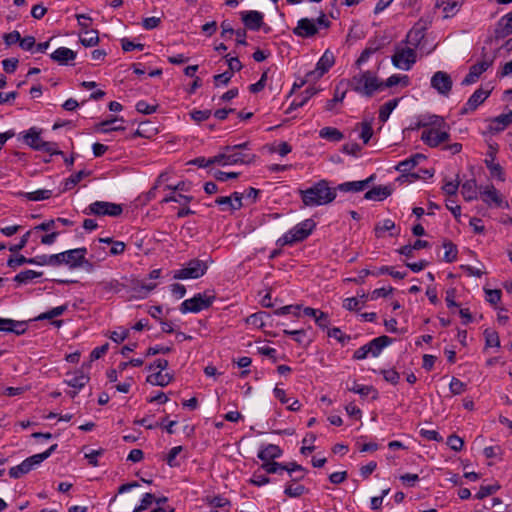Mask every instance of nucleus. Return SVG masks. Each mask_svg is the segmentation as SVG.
<instances>
[{
    "label": "nucleus",
    "mask_w": 512,
    "mask_h": 512,
    "mask_svg": "<svg viewBox=\"0 0 512 512\" xmlns=\"http://www.w3.org/2000/svg\"><path fill=\"white\" fill-rule=\"evenodd\" d=\"M461 194L466 201H472L478 197V188L475 179H469L461 185Z\"/></svg>",
    "instance_id": "nucleus-30"
},
{
    "label": "nucleus",
    "mask_w": 512,
    "mask_h": 512,
    "mask_svg": "<svg viewBox=\"0 0 512 512\" xmlns=\"http://www.w3.org/2000/svg\"><path fill=\"white\" fill-rule=\"evenodd\" d=\"M416 51L413 48H398L392 56V63L402 70H410L416 62Z\"/></svg>",
    "instance_id": "nucleus-11"
},
{
    "label": "nucleus",
    "mask_w": 512,
    "mask_h": 512,
    "mask_svg": "<svg viewBox=\"0 0 512 512\" xmlns=\"http://www.w3.org/2000/svg\"><path fill=\"white\" fill-rule=\"evenodd\" d=\"M211 258L207 260L191 259L185 266L174 272V279H198L204 276L208 270Z\"/></svg>",
    "instance_id": "nucleus-5"
},
{
    "label": "nucleus",
    "mask_w": 512,
    "mask_h": 512,
    "mask_svg": "<svg viewBox=\"0 0 512 512\" xmlns=\"http://www.w3.org/2000/svg\"><path fill=\"white\" fill-rule=\"evenodd\" d=\"M264 149L267 150L269 153H277L280 156L284 157L287 154H289L292 151V147L288 142L280 141V142H273L270 144H266L264 146Z\"/></svg>",
    "instance_id": "nucleus-31"
},
{
    "label": "nucleus",
    "mask_w": 512,
    "mask_h": 512,
    "mask_svg": "<svg viewBox=\"0 0 512 512\" xmlns=\"http://www.w3.org/2000/svg\"><path fill=\"white\" fill-rule=\"evenodd\" d=\"M67 309H68L67 305H61V306L54 307L51 310L40 314L36 318V320H45V319L50 320V319H53L55 317L61 316Z\"/></svg>",
    "instance_id": "nucleus-49"
},
{
    "label": "nucleus",
    "mask_w": 512,
    "mask_h": 512,
    "mask_svg": "<svg viewBox=\"0 0 512 512\" xmlns=\"http://www.w3.org/2000/svg\"><path fill=\"white\" fill-rule=\"evenodd\" d=\"M300 308H301L300 305H286V306L276 309L274 311V314L278 315V316L293 314L298 317Z\"/></svg>",
    "instance_id": "nucleus-59"
},
{
    "label": "nucleus",
    "mask_w": 512,
    "mask_h": 512,
    "mask_svg": "<svg viewBox=\"0 0 512 512\" xmlns=\"http://www.w3.org/2000/svg\"><path fill=\"white\" fill-rule=\"evenodd\" d=\"M449 389L453 395H460L466 390V385L458 378L453 377L450 381Z\"/></svg>",
    "instance_id": "nucleus-61"
},
{
    "label": "nucleus",
    "mask_w": 512,
    "mask_h": 512,
    "mask_svg": "<svg viewBox=\"0 0 512 512\" xmlns=\"http://www.w3.org/2000/svg\"><path fill=\"white\" fill-rule=\"evenodd\" d=\"M215 299L214 295H207L206 293H197L192 298L186 299L180 306L182 313H198L204 309L209 308Z\"/></svg>",
    "instance_id": "nucleus-8"
},
{
    "label": "nucleus",
    "mask_w": 512,
    "mask_h": 512,
    "mask_svg": "<svg viewBox=\"0 0 512 512\" xmlns=\"http://www.w3.org/2000/svg\"><path fill=\"white\" fill-rule=\"evenodd\" d=\"M383 83V89L388 87H393L398 84H402L404 86H407L409 84V77L407 75H391L389 78L386 79Z\"/></svg>",
    "instance_id": "nucleus-47"
},
{
    "label": "nucleus",
    "mask_w": 512,
    "mask_h": 512,
    "mask_svg": "<svg viewBox=\"0 0 512 512\" xmlns=\"http://www.w3.org/2000/svg\"><path fill=\"white\" fill-rule=\"evenodd\" d=\"M99 286L105 292H119L123 287V285L116 279L102 281L99 283Z\"/></svg>",
    "instance_id": "nucleus-56"
},
{
    "label": "nucleus",
    "mask_w": 512,
    "mask_h": 512,
    "mask_svg": "<svg viewBox=\"0 0 512 512\" xmlns=\"http://www.w3.org/2000/svg\"><path fill=\"white\" fill-rule=\"evenodd\" d=\"M381 374L383 375L384 379L393 384L396 385L399 382L400 375L399 373L394 369H384L381 370Z\"/></svg>",
    "instance_id": "nucleus-63"
},
{
    "label": "nucleus",
    "mask_w": 512,
    "mask_h": 512,
    "mask_svg": "<svg viewBox=\"0 0 512 512\" xmlns=\"http://www.w3.org/2000/svg\"><path fill=\"white\" fill-rule=\"evenodd\" d=\"M348 390L357 393L361 396H368L370 393H374L373 399H376L378 397L377 391L372 386L361 385L355 381L353 382V385L351 387H348Z\"/></svg>",
    "instance_id": "nucleus-41"
},
{
    "label": "nucleus",
    "mask_w": 512,
    "mask_h": 512,
    "mask_svg": "<svg viewBox=\"0 0 512 512\" xmlns=\"http://www.w3.org/2000/svg\"><path fill=\"white\" fill-rule=\"evenodd\" d=\"M392 339L386 335L374 338L368 343V349L373 357H377L381 354L382 350L391 344Z\"/></svg>",
    "instance_id": "nucleus-25"
},
{
    "label": "nucleus",
    "mask_w": 512,
    "mask_h": 512,
    "mask_svg": "<svg viewBox=\"0 0 512 512\" xmlns=\"http://www.w3.org/2000/svg\"><path fill=\"white\" fill-rule=\"evenodd\" d=\"M122 212L123 209L121 205L106 201H95L84 210V213L87 215L111 217H117L121 215Z\"/></svg>",
    "instance_id": "nucleus-9"
},
{
    "label": "nucleus",
    "mask_w": 512,
    "mask_h": 512,
    "mask_svg": "<svg viewBox=\"0 0 512 512\" xmlns=\"http://www.w3.org/2000/svg\"><path fill=\"white\" fill-rule=\"evenodd\" d=\"M121 47H122L123 51H125V52H130L133 50L142 51L144 49V44L134 43L133 41L129 40L128 38H123L121 40Z\"/></svg>",
    "instance_id": "nucleus-62"
},
{
    "label": "nucleus",
    "mask_w": 512,
    "mask_h": 512,
    "mask_svg": "<svg viewBox=\"0 0 512 512\" xmlns=\"http://www.w3.org/2000/svg\"><path fill=\"white\" fill-rule=\"evenodd\" d=\"M248 146V142L235 144V145H227L223 152L216 155L217 164L222 166L227 165H235V164H250L254 162L256 156L251 153H243L237 152V149H246Z\"/></svg>",
    "instance_id": "nucleus-2"
},
{
    "label": "nucleus",
    "mask_w": 512,
    "mask_h": 512,
    "mask_svg": "<svg viewBox=\"0 0 512 512\" xmlns=\"http://www.w3.org/2000/svg\"><path fill=\"white\" fill-rule=\"evenodd\" d=\"M301 199L305 206H320L332 202L336 198L335 190L331 189L328 182L321 180L306 190H300Z\"/></svg>",
    "instance_id": "nucleus-1"
},
{
    "label": "nucleus",
    "mask_w": 512,
    "mask_h": 512,
    "mask_svg": "<svg viewBox=\"0 0 512 512\" xmlns=\"http://www.w3.org/2000/svg\"><path fill=\"white\" fill-rule=\"evenodd\" d=\"M430 84L440 95L448 96L452 90L453 82L447 72L437 71L431 77Z\"/></svg>",
    "instance_id": "nucleus-13"
},
{
    "label": "nucleus",
    "mask_w": 512,
    "mask_h": 512,
    "mask_svg": "<svg viewBox=\"0 0 512 512\" xmlns=\"http://www.w3.org/2000/svg\"><path fill=\"white\" fill-rule=\"evenodd\" d=\"M56 449H57V444H54V445L50 446L46 451L26 458V462H29V464L31 465V470H32L35 466L39 465L44 460H46L48 457H50V455Z\"/></svg>",
    "instance_id": "nucleus-36"
},
{
    "label": "nucleus",
    "mask_w": 512,
    "mask_h": 512,
    "mask_svg": "<svg viewBox=\"0 0 512 512\" xmlns=\"http://www.w3.org/2000/svg\"><path fill=\"white\" fill-rule=\"evenodd\" d=\"M173 379V376L169 373H162L158 371L147 377V382L155 386H167Z\"/></svg>",
    "instance_id": "nucleus-33"
},
{
    "label": "nucleus",
    "mask_w": 512,
    "mask_h": 512,
    "mask_svg": "<svg viewBox=\"0 0 512 512\" xmlns=\"http://www.w3.org/2000/svg\"><path fill=\"white\" fill-rule=\"evenodd\" d=\"M443 247L445 249L444 253V261L447 263H452L457 259L458 250L455 244H453L451 241H445L443 243Z\"/></svg>",
    "instance_id": "nucleus-44"
},
{
    "label": "nucleus",
    "mask_w": 512,
    "mask_h": 512,
    "mask_svg": "<svg viewBox=\"0 0 512 512\" xmlns=\"http://www.w3.org/2000/svg\"><path fill=\"white\" fill-rule=\"evenodd\" d=\"M512 33V11L500 18L495 29L496 38H505Z\"/></svg>",
    "instance_id": "nucleus-23"
},
{
    "label": "nucleus",
    "mask_w": 512,
    "mask_h": 512,
    "mask_svg": "<svg viewBox=\"0 0 512 512\" xmlns=\"http://www.w3.org/2000/svg\"><path fill=\"white\" fill-rule=\"evenodd\" d=\"M488 145V151L486 153L485 165L488 168L491 177L498 179L499 181L505 180V173L500 164L495 163L496 155L499 149L498 144L491 139H486Z\"/></svg>",
    "instance_id": "nucleus-10"
},
{
    "label": "nucleus",
    "mask_w": 512,
    "mask_h": 512,
    "mask_svg": "<svg viewBox=\"0 0 512 512\" xmlns=\"http://www.w3.org/2000/svg\"><path fill=\"white\" fill-rule=\"evenodd\" d=\"M335 57L332 52L326 50L316 63L318 70H321L324 74L334 65Z\"/></svg>",
    "instance_id": "nucleus-35"
},
{
    "label": "nucleus",
    "mask_w": 512,
    "mask_h": 512,
    "mask_svg": "<svg viewBox=\"0 0 512 512\" xmlns=\"http://www.w3.org/2000/svg\"><path fill=\"white\" fill-rule=\"evenodd\" d=\"M29 201H41L49 199L52 196V191L47 189H39L33 192H27L22 194Z\"/></svg>",
    "instance_id": "nucleus-40"
},
{
    "label": "nucleus",
    "mask_w": 512,
    "mask_h": 512,
    "mask_svg": "<svg viewBox=\"0 0 512 512\" xmlns=\"http://www.w3.org/2000/svg\"><path fill=\"white\" fill-rule=\"evenodd\" d=\"M306 488L303 485H294V483H286L284 493L290 498H297L306 493Z\"/></svg>",
    "instance_id": "nucleus-45"
},
{
    "label": "nucleus",
    "mask_w": 512,
    "mask_h": 512,
    "mask_svg": "<svg viewBox=\"0 0 512 512\" xmlns=\"http://www.w3.org/2000/svg\"><path fill=\"white\" fill-rule=\"evenodd\" d=\"M500 489L499 484L481 485L479 491L475 495L477 499H484L485 497L494 494Z\"/></svg>",
    "instance_id": "nucleus-55"
},
{
    "label": "nucleus",
    "mask_w": 512,
    "mask_h": 512,
    "mask_svg": "<svg viewBox=\"0 0 512 512\" xmlns=\"http://www.w3.org/2000/svg\"><path fill=\"white\" fill-rule=\"evenodd\" d=\"M398 102H399V99L395 98V99H391L389 101H387L385 104H383L380 109H379V116H378V119L379 121L383 124L385 123L391 112L396 108V106L398 105Z\"/></svg>",
    "instance_id": "nucleus-37"
},
{
    "label": "nucleus",
    "mask_w": 512,
    "mask_h": 512,
    "mask_svg": "<svg viewBox=\"0 0 512 512\" xmlns=\"http://www.w3.org/2000/svg\"><path fill=\"white\" fill-rule=\"evenodd\" d=\"M379 46L378 45H372L370 44L368 47H366L362 53L360 54L359 58L356 60V66L357 67H360L362 64L366 63L369 58L376 52L379 50Z\"/></svg>",
    "instance_id": "nucleus-50"
},
{
    "label": "nucleus",
    "mask_w": 512,
    "mask_h": 512,
    "mask_svg": "<svg viewBox=\"0 0 512 512\" xmlns=\"http://www.w3.org/2000/svg\"><path fill=\"white\" fill-rule=\"evenodd\" d=\"M421 139L430 147H436L449 139V134L444 130H423Z\"/></svg>",
    "instance_id": "nucleus-18"
},
{
    "label": "nucleus",
    "mask_w": 512,
    "mask_h": 512,
    "mask_svg": "<svg viewBox=\"0 0 512 512\" xmlns=\"http://www.w3.org/2000/svg\"><path fill=\"white\" fill-rule=\"evenodd\" d=\"M395 228V222L391 219H385L382 222L378 223L375 226V235L376 237H382L383 233L386 231H390Z\"/></svg>",
    "instance_id": "nucleus-54"
},
{
    "label": "nucleus",
    "mask_w": 512,
    "mask_h": 512,
    "mask_svg": "<svg viewBox=\"0 0 512 512\" xmlns=\"http://www.w3.org/2000/svg\"><path fill=\"white\" fill-rule=\"evenodd\" d=\"M392 189L389 186H376L365 193V199L373 201H382L390 196Z\"/></svg>",
    "instance_id": "nucleus-28"
},
{
    "label": "nucleus",
    "mask_w": 512,
    "mask_h": 512,
    "mask_svg": "<svg viewBox=\"0 0 512 512\" xmlns=\"http://www.w3.org/2000/svg\"><path fill=\"white\" fill-rule=\"evenodd\" d=\"M447 126L445 119L438 115H421L415 128H445Z\"/></svg>",
    "instance_id": "nucleus-21"
},
{
    "label": "nucleus",
    "mask_w": 512,
    "mask_h": 512,
    "mask_svg": "<svg viewBox=\"0 0 512 512\" xmlns=\"http://www.w3.org/2000/svg\"><path fill=\"white\" fill-rule=\"evenodd\" d=\"M480 194H481L482 200L487 204L494 203L497 206H499L501 204L500 194L493 185L481 187Z\"/></svg>",
    "instance_id": "nucleus-27"
},
{
    "label": "nucleus",
    "mask_w": 512,
    "mask_h": 512,
    "mask_svg": "<svg viewBox=\"0 0 512 512\" xmlns=\"http://www.w3.org/2000/svg\"><path fill=\"white\" fill-rule=\"evenodd\" d=\"M22 140L34 150L46 152L49 155H63V152L58 149L57 143L44 141L40 136V132L36 130L23 134Z\"/></svg>",
    "instance_id": "nucleus-6"
},
{
    "label": "nucleus",
    "mask_w": 512,
    "mask_h": 512,
    "mask_svg": "<svg viewBox=\"0 0 512 512\" xmlns=\"http://www.w3.org/2000/svg\"><path fill=\"white\" fill-rule=\"evenodd\" d=\"M425 157L422 154H415L414 156L399 162L396 166V170L401 173L397 178V181L401 183H412L420 179L421 174L418 172H412L420 160H424Z\"/></svg>",
    "instance_id": "nucleus-7"
},
{
    "label": "nucleus",
    "mask_w": 512,
    "mask_h": 512,
    "mask_svg": "<svg viewBox=\"0 0 512 512\" xmlns=\"http://www.w3.org/2000/svg\"><path fill=\"white\" fill-rule=\"evenodd\" d=\"M318 32V27L316 26L313 20L308 18H302L298 20L297 26L293 29V33L296 36L302 38H310L316 35Z\"/></svg>",
    "instance_id": "nucleus-17"
},
{
    "label": "nucleus",
    "mask_w": 512,
    "mask_h": 512,
    "mask_svg": "<svg viewBox=\"0 0 512 512\" xmlns=\"http://www.w3.org/2000/svg\"><path fill=\"white\" fill-rule=\"evenodd\" d=\"M493 61V57L484 55L480 61L470 67L468 74L464 77L461 84L470 85L475 83L480 75L493 64Z\"/></svg>",
    "instance_id": "nucleus-12"
},
{
    "label": "nucleus",
    "mask_w": 512,
    "mask_h": 512,
    "mask_svg": "<svg viewBox=\"0 0 512 512\" xmlns=\"http://www.w3.org/2000/svg\"><path fill=\"white\" fill-rule=\"evenodd\" d=\"M192 196H187L183 194H170L165 196L160 203L165 204L169 202H179L181 204H188L190 201H192Z\"/></svg>",
    "instance_id": "nucleus-53"
},
{
    "label": "nucleus",
    "mask_w": 512,
    "mask_h": 512,
    "mask_svg": "<svg viewBox=\"0 0 512 512\" xmlns=\"http://www.w3.org/2000/svg\"><path fill=\"white\" fill-rule=\"evenodd\" d=\"M490 91H485L481 88L474 91L469 97L465 105L461 108V114H467L468 112L474 111L481 105L489 96Z\"/></svg>",
    "instance_id": "nucleus-16"
},
{
    "label": "nucleus",
    "mask_w": 512,
    "mask_h": 512,
    "mask_svg": "<svg viewBox=\"0 0 512 512\" xmlns=\"http://www.w3.org/2000/svg\"><path fill=\"white\" fill-rule=\"evenodd\" d=\"M86 254L87 249L85 247L64 251L65 265H68L70 268L83 266L84 263H87L85 258Z\"/></svg>",
    "instance_id": "nucleus-15"
},
{
    "label": "nucleus",
    "mask_w": 512,
    "mask_h": 512,
    "mask_svg": "<svg viewBox=\"0 0 512 512\" xmlns=\"http://www.w3.org/2000/svg\"><path fill=\"white\" fill-rule=\"evenodd\" d=\"M316 223L312 219H306L277 240V245L286 246L305 240L314 230Z\"/></svg>",
    "instance_id": "nucleus-4"
},
{
    "label": "nucleus",
    "mask_w": 512,
    "mask_h": 512,
    "mask_svg": "<svg viewBox=\"0 0 512 512\" xmlns=\"http://www.w3.org/2000/svg\"><path fill=\"white\" fill-rule=\"evenodd\" d=\"M319 89L314 86L308 87L300 96L296 97L288 108V112L304 106L308 100L314 96Z\"/></svg>",
    "instance_id": "nucleus-29"
},
{
    "label": "nucleus",
    "mask_w": 512,
    "mask_h": 512,
    "mask_svg": "<svg viewBox=\"0 0 512 512\" xmlns=\"http://www.w3.org/2000/svg\"><path fill=\"white\" fill-rule=\"evenodd\" d=\"M459 184L460 182L458 180H447L442 186V190L449 196H455L458 191Z\"/></svg>",
    "instance_id": "nucleus-64"
},
{
    "label": "nucleus",
    "mask_w": 512,
    "mask_h": 512,
    "mask_svg": "<svg viewBox=\"0 0 512 512\" xmlns=\"http://www.w3.org/2000/svg\"><path fill=\"white\" fill-rule=\"evenodd\" d=\"M372 177L362 181L345 182L338 186V189L345 192H360L363 191L371 181Z\"/></svg>",
    "instance_id": "nucleus-34"
},
{
    "label": "nucleus",
    "mask_w": 512,
    "mask_h": 512,
    "mask_svg": "<svg viewBox=\"0 0 512 512\" xmlns=\"http://www.w3.org/2000/svg\"><path fill=\"white\" fill-rule=\"evenodd\" d=\"M283 450L275 444H268L258 452V458L262 461L275 460L280 458Z\"/></svg>",
    "instance_id": "nucleus-26"
},
{
    "label": "nucleus",
    "mask_w": 512,
    "mask_h": 512,
    "mask_svg": "<svg viewBox=\"0 0 512 512\" xmlns=\"http://www.w3.org/2000/svg\"><path fill=\"white\" fill-rule=\"evenodd\" d=\"M84 36L80 37V43L85 47H94L99 43L97 30H85Z\"/></svg>",
    "instance_id": "nucleus-39"
},
{
    "label": "nucleus",
    "mask_w": 512,
    "mask_h": 512,
    "mask_svg": "<svg viewBox=\"0 0 512 512\" xmlns=\"http://www.w3.org/2000/svg\"><path fill=\"white\" fill-rule=\"evenodd\" d=\"M349 85L355 92L371 97L375 91L383 89V83L371 71H364L354 75Z\"/></svg>",
    "instance_id": "nucleus-3"
},
{
    "label": "nucleus",
    "mask_w": 512,
    "mask_h": 512,
    "mask_svg": "<svg viewBox=\"0 0 512 512\" xmlns=\"http://www.w3.org/2000/svg\"><path fill=\"white\" fill-rule=\"evenodd\" d=\"M182 450V446H175L169 451L166 457V462L170 467L180 466V463L176 461V457L182 452Z\"/></svg>",
    "instance_id": "nucleus-58"
},
{
    "label": "nucleus",
    "mask_w": 512,
    "mask_h": 512,
    "mask_svg": "<svg viewBox=\"0 0 512 512\" xmlns=\"http://www.w3.org/2000/svg\"><path fill=\"white\" fill-rule=\"evenodd\" d=\"M485 346L486 347H500V339L498 332L494 329L487 328L484 331Z\"/></svg>",
    "instance_id": "nucleus-43"
},
{
    "label": "nucleus",
    "mask_w": 512,
    "mask_h": 512,
    "mask_svg": "<svg viewBox=\"0 0 512 512\" xmlns=\"http://www.w3.org/2000/svg\"><path fill=\"white\" fill-rule=\"evenodd\" d=\"M243 194L234 192L230 196H221L215 199V204L221 207L222 211H236L242 208Z\"/></svg>",
    "instance_id": "nucleus-14"
},
{
    "label": "nucleus",
    "mask_w": 512,
    "mask_h": 512,
    "mask_svg": "<svg viewBox=\"0 0 512 512\" xmlns=\"http://www.w3.org/2000/svg\"><path fill=\"white\" fill-rule=\"evenodd\" d=\"M268 474H281L284 472V465L274 460L263 461L261 467Z\"/></svg>",
    "instance_id": "nucleus-42"
},
{
    "label": "nucleus",
    "mask_w": 512,
    "mask_h": 512,
    "mask_svg": "<svg viewBox=\"0 0 512 512\" xmlns=\"http://www.w3.org/2000/svg\"><path fill=\"white\" fill-rule=\"evenodd\" d=\"M319 137L330 142H337L344 138L340 130H319Z\"/></svg>",
    "instance_id": "nucleus-51"
},
{
    "label": "nucleus",
    "mask_w": 512,
    "mask_h": 512,
    "mask_svg": "<svg viewBox=\"0 0 512 512\" xmlns=\"http://www.w3.org/2000/svg\"><path fill=\"white\" fill-rule=\"evenodd\" d=\"M464 0H436V8L442 10L444 18L455 16L461 9Z\"/></svg>",
    "instance_id": "nucleus-20"
},
{
    "label": "nucleus",
    "mask_w": 512,
    "mask_h": 512,
    "mask_svg": "<svg viewBox=\"0 0 512 512\" xmlns=\"http://www.w3.org/2000/svg\"><path fill=\"white\" fill-rule=\"evenodd\" d=\"M424 36V27H419L416 25L408 32L406 36V42L416 48L420 45L421 41L424 39Z\"/></svg>",
    "instance_id": "nucleus-32"
},
{
    "label": "nucleus",
    "mask_w": 512,
    "mask_h": 512,
    "mask_svg": "<svg viewBox=\"0 0 512 512\" xmlns=\"http://www.w3.org/2000/svg\"><path fill=\"white\" fill-rule=\"evenodd\" d=\"M31 471V465L29 462H26V459L17 466L10 468L9 475L11 478L17 479L22 475L27 474Z\"/></svg>",
    "instance_id": "nucleus-46"
},
{
    "label": "nucleus",
    "mask_w": 512,
    "mask_h": 512,
    "mask_svg": "<svg viewBox=\"0 0 512 512\" xmlns=\"http://www.w3.org/2000/svg\"><path fill=\"white\" fill-rule=\"evenodd\" d=\"M382 274H389L390 276H392L393 278H396V279H403L407 275L406 272H400V271L394 270V267H392V266H382L377 271H372L373 276H379Z\"/></svg>",
    "instance_id": "nucleus-48"
},
{
    "label": "nucleus",
    "mask_w": 512,
    "mask_h": 512,
    "mask_svg": "<svg viewBox=\"0 0 512 512\" xmlns=\"http://www.w3.org/2000/svg\"><path fill=\"white\" fill-rule=\"evenodd\" d=\"M89 381V377L82 371L77 370L74 373H67L64 383L68 386L81 390Z\"/></svg>",
    "instance_id": "nucleus-22"
},
{
    "label": "nucleus",
    "mask_w": 512,
    "mask_h": 512,
    "mask_svg": "<svg viewBox=\"0 0 512 512\" xmlns=\"http://www.w3.org/2000/svg\"><path fill=\"white\" fill-rule=\"evenodd\" d=\"M42 275H43L42 272H37L34 270H25V271L18 273L14 277V281L19 284H27V283L33 281L34 279L41 277Z\"/></svg>",
    "instance_id": "nucleus-38"
},
{
    "label": "nucleus",
    "mask_w": 512,
    "mask_h": 512,
    "mask_svg": "<svg viewBox=\"0 0 512 512\" xmlns=\"http://www.w3.org/2000/svg\"><path fill=\"white\" fill-rule=\"evenodd\" d=\"M244 25L252 31H258L263 24V14L256 10L241 12Z\"/></svg>",
    "instance_id": "nucleus-19"
},
{
    "label": "nucleus",
    "mask_w": 512,
    "mask_h": 512,
    "mask_svg": "<svg viewBox=\"0 0 512 512\" xmlns=\"http://www.w3.org/2000/svg\"><path fill=\"white\" fill-rule=\"evenodd\" d=\"M2 329V327L0 328ZM5 332H13L17 335H22L27 330V323L25 321L12 320V324L9 327H3Z\"/></svg>",
    "instance_id": "nucleus-52"
},
{
    "label": "nucleus",
    "mask_w": 512,
    "mask_h": 512,
    "mask_svg": "<svg viewBox=\"0 0 512 512\" xmlns=\"http://www.w3.org/2000/svg\"><path fill=\"white\" fill-rule=\"evenodd\" d=\"M267 316L266 312L253 313L246 318V323L255 327H262L264 325V317Z\"/></svg>",
    "instance_id": "nucleus-57"
},
{
    "label": "nucleus",
    "mask_w": 512,
    "mask_h": 512,
    "mask_svg": "<svg viewBox=\"0 0 512 512\" xmlns=\"http://www.w3.org/2000/svg\"><path fill=\"white\" fill-rule=\"evenodd\" d=\"M50 57L54 62L60 65H67L69 61H73L76 58V52L67 47H59Z\"/></svg>",
    "instance_id": "nucleus-24"
},
{
    "label": "nucleus",
    "mask_w": 512,
    "mask_h": 512,
    "mask_svg": "<svg viewBox=\"0 0 512 512\" xmlns=\"http://www.w3.org/2000/svg\"><path fill=\"white\" fill-rule=\"evenodd\" d=\"M150 133H143L142 130H129V133L125 134L126 139L135 140L139 137L150 139L156 135L157 130H148Z\"/></svg>",
    "instance_id": "nucleus-60"
}]
</instances>
